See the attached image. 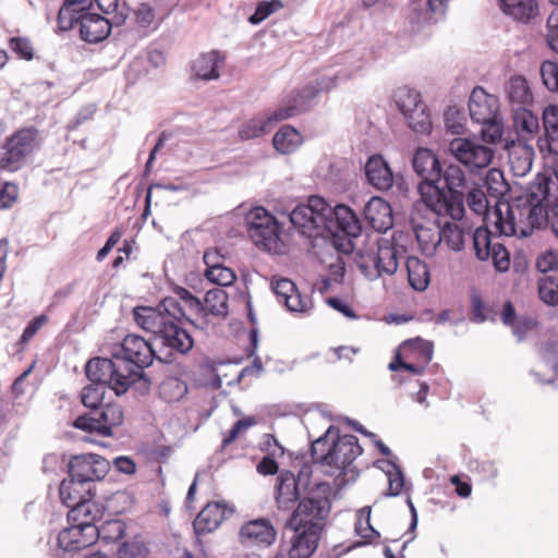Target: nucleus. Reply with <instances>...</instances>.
Masks as SVG:
<instances>
[{
	"label": "nucleus",
	"mask_w": 558,
	"mask_h": 558,
	"mask_svg": "<svg viewBox=\"0 0 558 558\" xmlns=\"http://www.w3.org/2000/svg\"><path fill=\"white\" fill-rule=\"evenodd\" d=\"M106 388L92 383L82 389V403L90 409V412L78 416L73 423L74 427L108 437L112 435V428L123 422V412L120 405L102 403Z\"/></svg>",
	"instance_id": "39448f33"
},
{
	"label": "nucleus",
	"mask_w": 558,
	"mask_h": 558,
	"mask_svg": "<svg viewBox=\"0 0 558 558\" xmlns=\"http://www.w3.org/2000/svg\"><path fill=\"white\" fill-rule=\"evenodd\" d=\"M271 289L278 302L284 304L290 312L307 313L312 308V300L308 296L301 295L296 286L290 279H274Z\"/></svg>",
	"instance_id": "412c9836"
},
{
	"label": "nucleus",
	"mask_w": 558,
	"mask_h": 558,
	"mask_svg": "<svg viewBox=\"0 0 558 558\" xmlns=\"http://www.w3.org/2000/svg\"><path fill=\"white\" fill-rule=\"evenodd\" d=\"M225 62V57L216 50L201 54L193 61L192 73L196 78L204 81L217 80L219 70Z\"/></svg>",
	"instance_id": "c756f323"
},
{
	"label": "nucleus",
	"mask_w": 558,
	"mask_h": 558,
	"mask_svg": "<svg viewBox=\"0 0 558 558\" xmlns=\"http://www.w3.org/2000/svg\"><path fill=\"white\" fill-rule=\"evenodd\" d=\"M9 46L11 50L22 59L29 61L34 57V48L28 38L12 37L9 41Z\"/></svg>",
	"instance_id": "13d9d810"
},
{
	"label": "nucleus",
	"mask_w": 558,
	"mask_h": 558,
	"mask_svg": "<svg viewBox=\"0 0 558 558\" xmlns=\"http://www.w3.org/2000/svg\"><path fill=\"white\" fill-rule=\"evenodd\" d=\"M490 257L498 271H506L510 266V258L507 250L500 243H494L490 251Z\"/></svg>",
	"instance_id": "680f3d73"
},
{
	"label": "nucleus",
	"mask_w": 558,
	"mask_h": 558,
	"mask_svg": "<svg viewBox=\"0 0 558 558\" xmlns=\"http://www.w3.org/2000/svg\"><path fill=\"white\" fill-rule=\"evenodd\" d=\"M513 111V125L519 134L522 136L534 135L539 130V122L530 109L525 107L512 108Z\"/></svg>",
	"instance_id": "58836bf2"
},
{
	"label": "nucleus",
	"mask_w": 558,
	"mask_h": 558,
	"mask_svg": "<svg viewBox=\"0 0 558 558\" xmlns=\"http://www.w3.org/2000/svg\"><path fill=\"white\" fill-rule=\"evenodd\" d=\"M388 469L385 471L388 476L389 493L388 496H397L401 493L404 486V476L400 468L393 463H387Z\"/></svg>",
	"instance_id": "603ef678"
},
{
	"label": "nucleus",
	"mask_w": 558,
	"mask_h": 558,
	"mask_svg": "<svg viewBox=\"0 0 558 558\" xmlns=\"http://www.w3.org/2000/svg\"><path fill=\"white\" fill-rule=\"evenodd\" d=\"M471 320L476 324H482L489 319V314L493 313L492 308L486 305L478 293L474 292L471 295Z\"/></svg>",
	"instance_id": "5fc2aeb1"
},
{
	"label": "nucleus",
	"mask_w": 558,
	"mask_h": 558,
	"mask_svg": "<svg viewBox=\"0 0 558 558\" xmlns=\"http://www.w3.org/2000/svg\"><path fill=\"white\" fill-rule=\"evenodd\" d=\"M550 181L539 177L527 187L524 195L511 203H498L490 216L500 235L526 238L547 221Z\"/></svg>",
	"instance_id": "f03ea898"
},
{
	"label": "nucleus",
	"mask_w": 558,
	"mask_h": 558,
	"mask_svg": "<svg viewBox=\"0 0 558 558\" xmlns=\"http://www.w3.org/2000/svg\"><path fill=\"white\" fill-rule=\"evenodd\" d=\"M186 392V384L175 377L165 379L159 388L160 397L167 402L179 401Z\"/></svg>",
	"instance_id": "79ce46f5"
},
{
	"label": "nucleus",
	"mask_w": 558,
	"mask_h": 558,
	"mask_svg": "<svg viewBox=\"0 0 558 558\" xmlns=\"http://www.w3.org/2000/svg\"><path fill=\"white\" fill-rule=\"evenodd\" d=\"M542 121L544 134L538 137L537 146L543 154L558 156V106L545 107Z\"/></svg>",
	"instance_id": "5701e85b"
},
{
	"label": "nucleus",
	"mask_w": 558,
	"mask_h": 558,
	"mask_svg": "<svg viewBox=\"0 0 558 558\" xmlns=\"http://www.w3.org/2000/svg\"><path fill=\"white\" fill-rule=\"evenodd\" d=\"M413 169L423 179L418 190L424 184L437 185L441 180V165L433 150L418 148L413 157Z\"/></svg>",
	"instance_id": "4be33fe9"
},
{
	"label": "nucleus",
	"mask_w": 558,
	"mask_h": 558,
	"mask_svg": "<svg viewBox=\"0 0 558 558\" xmlns=\"http://www.w3.org/2000/svg\"><path fill=\"white\" fill-rule=\"evenodd\" d=\"M330 512L326 492L318 489L300 499L286 526L293 531L289 558H308L317 549Z\"/></svg>",
	"instance_id": "20e7f679"
},
{
	"label": "nucleus",
	"mask_w": 558,
	"mask_h": 558,
	"mask_svg": "<svg viewBox=\"0 0 558 558\" xmlns=\"http://www.w3.org/2000/svg\"><path fill=\"white\" fill-rule=\"evenodd\" d=\"M546 43L548 47L558 53V11H554L546 22Z\"/></svg>",
	"instance_id": "052dcab7"
},
{
	"label": "nucleus",
	"mask_w": 558,
	"mask_h": 558,
	"mask_svg": "<svg viewBox=\"0 0 558 558\" xmlns=\"http://www.w3.org/2000/svg\"><path fill=\"white\" fill-rule=\"evenodd\" d=\"M228 301L229 296L225 290L220 288L208 290L202 302V310L196 311V315L202 318L207 317V315L225 318L229 313Z\"/></svg>",
	"instance_id": "7c9ffc66"
},
{
	"label": "nucleus",
	"mask_w": 558,
	"mask_h": 558,
	"mask_svg": "<svg viewBox=\"0 0 558 558\" xmlns=\"http://www.w3.org/2000/svg\"><path fill=\"white\" fill-rule=\"evenodd\" d=\"M448 150L471 171L487 168L494 158V150L478 138L456 137L449 142Z\"/></svg>",
	"instance_id": "4468645a"
},
{
	"label": "nucleus",
	"mask_w": 558,
	"mask_h": 558,
	"mask_svg": "<svg viewBox=\"0 0 558 558\" xmlns=\"http://www.w3.org/2000/svg\"><path fill=\"white\" fill-rule=\"evenodd\" d=\"M330 214L327 218L326 231L335 233L339 230L349 236L356 238L360 235L361 226L355 214L345 205L330 206Z\"/></svg>",
	"instance_id": "b1692460"
},
{
	"label": "nucleus",
	"mask_w": 558,
	"mask_h": 558,
	"mask_svg": "<svg viewBox=\"0 0 558 558\" xmlns=\"http://www.w3.org/2000/svg\"><path fill=\"white\" fill-rule=\"evenodd\" d=\"M110 469L109 462L94 453H83L72 457L69 462V475L94 485L102 480Z\"/></svg>",
	"instance_id": "2eb2a0df"
},
{
	"label": "nucleus",
	"mask_w": 558,
	"mask_h": 558,
	"mask_svg": "<svg viewBox=\"0 0 558 558\" xmlns=\"http://www.w3.org/2000/svg\"><path fill=\"white\" fill-rule=\"evenodd\" d=\"M59 494L65 506H73L82 500L92 499L95 493L93 484L69 475V478L61 482Z\"/></svg>",
	"instance_id": "c85d7f7f"
},
{
	"label": "nucleus",
	"mask_w": 558,
	"mask_h": 558,
	"mask_svg": "<svg viewBox=\"0 0 558 558\" xmlns=\"http://www.w3.org/2000/svg\"><path fill=\"white\" fill-rule=\"evenodd\" d=\"M169 355L165 359L157 356L151 344L136 335H128L122 343L113 349V356L123 360V365L134 373V383L140 378L141 371L148 367L155 357L168 362Z\"/></svg>",
	"instance_id": "ddd939ff"
},
{
	"label": "nucleus",
	"mask_w": 558,
	"mask_h": 558,
	"mask_svg": "<svg viewBox=\"0 0 558 558\" xmlns=\"http://www.w3.org/2000/svg\"><path fill=\"white\" fill-rule=\"evenodd\" d=\"M472 240L476 257L480 260L488 259L490 257L492 246L494 245L488 229L477 228L472 234Z\"/></svg>",
	"instance_id": "37998d69"
},
{
	"label": "nucleus",
	"mask_w": 558,
	"mask_h": 558,
	"mask_svg": "<svg viewBox=\"0 0 558 558\" xmlns=\"http://www.w3.org/2000/svg\"><path fill=\"white\" fill-rule=\"evenodd\" d=\"M19 194L17 185L13 183H5L0 190V210L11 207Z\"/></svg>",
	"instance_id": "338daca9"
},
{
	"label": "nucleus",
	"mask_w": 558,
	"mask_h": 558,
	"mask_svg": "<svg viewBox=\"0 0 558 558\" xmlns=\"http://www.w3.org/2000/svg\"><path fill=\"white\" fill-rule=\"evenodd\" d=\"M257 424V420L254 416H247L242 420L236 421L229 434L222 439V446L227 447L232 444L241 433L247 430L250 427Z\"/></svg>",
	"instance_id": "4d7b16f0"
},
{
	"label": "nucleus",
	"mask_w": 558,
	"mask_h": 558,
	"mask_svg": "<svg viewBox=\"0 0 558 558\" xmlns=\"http://www.w3.org/2000/svg\"><path fill=\"white\" fill-rule=\"evenodd\" d=\"M272 144L279 153L291 154L302 144V136L294 128L284 125L275 134Z\"/></svg>",
	"instance_id": "4c0bfd02"
},
{
	"label": "nucleus",
	"mask_w": 558,
	"mask_h": 558,
	"mask_svg": "<svg viewBox=\"0 0 558 558\" xmlns=\"http://www.w3.org/2000/svg\"><path fill=\"white\" fill-rule=\"evenodd\" d=\"M445 126L451 134L460 135L465 131V117L456 107H449L444 113Z\"/></svg>",
	"instance_id": "09e8293b"
},
{
	"label": "nucleus",
	"mask_w": 558,
	"mask_h": 558,
	"mask_svg": "<svg viewBox=\"0 0 558 558\" xmlns=\"http://www.w3.org/2000/svg\"><path fill=\"white\" fill-rule=\"evenodd\" d=\"M538 293L542 301L546 304H558V280L553 276H545L539 279Z\"/></svg>",
	"instance_id": "de8ad7c7"
},
{
	"label": "nucleus",
	"mask_w": 558,
	"mask_h": 558,
	"mask_svg": "<svg viewBox=\"0 0 558 558\" xmlns=\"http://www.w3.org/2000/svg\"><path fill=\"white\" fill-rule=\"evenodd\" d=\"M542 82L550 93H558V62L545 60L539 69Z\"/></svg>",
	"instance_id": "49530a36"
},
{
	"label": "nucleus",
	"mask_w": 558,
	"mask_h": 558,
	"mask_svg": "<svg viewBox=\"0 0 558 558\" xmlns=\"http://www.w3.org/2000/svg\"><path fill=\"white\" fill-rule=\"evenodd\" d=\"M93 0H65L59 10L58 23L62 31L72 29L81 14L88 12Z\"/></svg>",
	"instance_id": "473e14b6"
},
{
	"label": "nucleus",
	"mask_w": 558,
	"mask_h": 558,
	"mask_svg": "<svg viewBox=\"0 0 558 558\" xmlns=\"http://www.w3.org/2000/svg\"><path fill=\"white\" fill-rule=\"evenodd\" d=\"M48 322V316L45 314H41L35 318H33L25 329L23 330L21 342L26 343L28 342L36 332Z\"/></svg>",
	"instance_id": "774afa93"
},
{
	"label": "nucleus",
	"mask_w": 558,
	"mask_h": 558,
	"mask_svg": "<svg viewBox=\"0 0 558 558\" xmlns=\"http://www.w3.org/2000/svg\"><path fill=\"white\" fill-rule=\"evenodd\" d=\"M330 205L320 196H311L307 204L298 205L290 214L292 226L305 236L320 235L326 231Z\"/></svg>",
	"instance_id": "9d476101"
},
{
	"label": "nucleus",
	"mask_w": 558,
	"mask_h": 558,
	"mask_svg": "<svg viewBox=\"0 0 558 558\" xmlns=\"http://www.w3.org/2000/svg\"><path fill=\"white\" fill-rule=\"evenodd\" d=\"M363 69L362 58H345L341 68L329 75H322L315 85L306 86L293 98V104L282 107L267 118L258 116L244 121L239 128V137L242 141L259 137L268 131L272 122L282 121L305 111L312 100L320 92H328L352 80Z\"/></svg>",
	"instance_id": "7ed1b4c3"
},
{
	"label": "nucleus",
	"mask_w": 558,
	"mask_h": 558,
	"mask_svg": "<svg viewBox=\"0 0 558 558\" xmlns=\"http://www.w3.org/2000/svg\"><path fill=\"white\" fill-rule=\"evenodd\" d=\"M501 11L520 22H527L538 11L536 0H498Z\"/></svg>",
	"instance_id": "72a5a7b5"
},
{
	"label": "nucleus",
	"mask_w": 558,
	"mask_h": 558,
	"mask_svg": "<svg viewBox=\"0 0 558 558\" xmlns=\"http://www.w3.org/2000/svg\"><path fill=\"white\" fill-rule=\"evenodd\" d=\"M314 461L324 463L337 471H345L362 453L357 437L353 435L339 436V430L329 426L325 435L312 444Z\"/></svg>",
	"instance_id": "423d86ee"
},
{
	"label": "nucleus",
	"mask_w": 558,
	"mask_h": 558,
	"mask_svg": "<svg viewBox=\"0 0 558 558\" xmlns=\"http://www.w3.org/2000/svg\"><path fill=\"white\" fill-rule=\"evenodd\" d=\"M558 267V255L556 252L548 250L542 253L536 259V268L538 271L546 274Z\"/></svg>",
	"instance_id": "69168bd1"
},
{
	"label": "nucleus",
	"mask_w": 558,
	"mask_h": 558,
	"mask_svg": "<svg viewBox=\"0 0 558 558\" xmlns=\"http://www.w3.org/2000/svg\"><path fill=\"white\" fill-rule=\"evenodd\" d=\"M483 125L481 135L483 142L495 144L501 140L502 130L498 123V118L493 122L481 123Z\"/></svg>",
	"instance_id": "e2e57ef3"
},
{
	"label": "nucleus",
	"mask_w": 558,
	"mask_h": 558,
	"mask_svg": "<svg viewBox=\"0 0 558 558\" xmlns=\"http://www.w3.org/2000/svg\"><path fill=\"white\" fill-rule=\"evenodd\" d=\"M87 378L112 389L117 396L125 393L134 384V373L123 365V360L111 355V359L95 357L85 366Z\"/></svg>",
	"instance_id": "0eeeda50"
},
{
	"label": "nucleus",
	"mask_w": 558,
	"mask_h": 558,
	"mask_svg": "<svg viewBox=\"0 0 558 558\" xmlns=\"http://www.w3.org/2000/svg\"><path fill=\"white\" fill-rule=\"evenodd\" d=\"M227 517V508L220 502H209L195 518L193 527L199 535L214 532Z\"/></svg>",
	"instance_id": "cd10ccee"
},
{
	"label": "nucleus",
	"mask_w": 558,
	"mask_h": 558,
	"mask_svg": "<svg viewBox=\"0 0 558 558\" xmlns=\"http://www.w3.org/2000/svg\"><path fill=\"white\" fill-rule=\"evenodd\" d=\"M498 110L499 104L496 96L486 93L481 86L472 90L469 99V112L474 122H493L498 118Z\"/></svg>",
	"instance_id": "aec40b11"
},
{
	"label": "nucleus",
	"mask_w": 558,
	"mask_h": 558,
	"mask_svg": "<svg viewBox=\"0 0 558 558\" xmlns=\"http://www.w3.org/2000/svg\"><path fill=\"white\" fill-rule=\"evenodd\" d=\"M365 175L367 182L380 192H386L393 185V172L389 163L380 155H373L367 159Z\"/></svg>",
	"instance_id": "bb28decb"
},
{
	"label": "nucleus",
	"mask_w": 558,
	"mask_h": 558,
	"mask_svg": "<svg viewBox=\"0 0 558 558\" xmlns=\"http://www.w3.org/2000/svg\"><path fill=\"white\" fill-rule=\"evenodd\" d=\"M428 11L422 17L423 22L437 21L441 19L447 10L448 0H427Z\"/></svg>",
	"instance_id": "0e129e2a"
},
{
	"label": "nucleus",
	"mask_w": 558,
	"mask_h": 558,
	"mask_svg": "<svg viewBox=\"0 0 558 558\" xmlns=\"http://www.w3.org/2000/svg\"><path fill=\"white\" fill-rule=\"evenodd\" d=\"M555 349L554 344H547L542 350L541 362L531 369L536 383L550 384L554 380V376L558 372V357Z\"/></svg>",
	"instance_id": "2f4dec72"
},
{
	"label": "nucleus",
	"mask_w": 558,
	"mask_h": 558,
	"mask_svg": "<svg viewBox=\"0 0 558 558\" xmlns=\"http://www.w3.org/2000/svg\"><path fill=\"white\" fill-rule=\"evenodd\" d=\"M421 211L415 210V206L413 207V213L411 217V221L413 225V230L415 232V236L417 241L422 244L430 246L432 250H435L440 242H438V236L440 235V226H436L435 228H429L427 226L422 225L417 221V215Z\"/></svg>",
	"instance_id": "a19ab883"
},
{
	"label": "nucleus",
	"mask_w": 558,
	"mask_h": 558,
	"mask_svg": "<svg viewBox=\"0 0 558 558\" xmlns=\"http://www.w3.org/2000/svg\"><path fill=\"white\" fill-rule=\"evenodd\" d=\"M38 146V131L35 128H24L10 137L2 146L0 170L15 172L22 168L26 158Z\"/></svg>",
	"instance_id": "9b49d317"
},
{
	"label": "nucleus",
	"mask_w": 558,
	"mask_h": 558,
	"mask_svg": "<svg viewBox=\"0 0 558 558\" xmlns=\"http://www.w3.org/2000/svg\"><path fill=\"white\" fill-rule=\"evenodd\" d=\"M98 529L88 521H81L60 532L58 544L65 551H76L94 544Z\"/></svg>",
	"instance_id": "a211bd4d"
},
{
	"label": "nucleus",
	"mask_w": 558,
	"mask_h": 558,
	"mask_svg": "<svg viewBox=\"0 0 558 558\" xmlns=\"http://www.w3.org/2000/svg\"><path fill=\"white\" fill-rule=\"evenodd\" d=\"M466 204L469 208L478 216H485L488 214V219L494 221L490 216L493 211H488V199L484 191L480 187H472L466 194Z\"/></svg>",
	"instance_id": "c03bdc74"
},
{
	"label": "nucleus",
	"mask_w": 558,
	"mask_h": 558,
	"mask_svg": "<svg viewBox=\"0 0 558 558\" xmlns=\"http://www.w3.org/2000/svg\"><path fill=\"white\" fill-rule=\"evenodd\" d=\"M506 93L512 108L525 107L533 102V94L523 76L510 77L506 85Z\"/></svg>",
	"instance_id": "f704fd0d"
},
{
	"label": "nucleus",
	"mask_w": 558,
	"mask_h": 558,
	"mask_svg": "<svg viewBox=\"0 0 558 558\" xmlns=\"http://www.w3.org/2000/svg\"><path fill=\"white\" fill-rule=\"evenodd\" d=\"M277 532L267 519H256L244 523L239 531V541L246 547H269Z\"/></svg>",
	"instance_id": "6ab92c4d"
},
{
	"label": "nucleus",
	"mask_w": 558,
	"mask_h": 558,
	"mask_svg": "<svg viewBox=\"0 0 558 558\" xmlns=\"http://www.w3.org/2000/svg\"><path fill=\"white\" fill-rule=\"evenodd\" d=\"M126 14L119 12L109 21L104 16L90 12L81 14L76 24L80 25V34L87 43H99L106 39L111 31L112 24L121 25L125 22Z\"/></svg>",
	"instance_id": "dca6fc26"
},
{
	"label": "nucleus",
	"mask_w": 558,
	"mask_h": 558,
	"mask_svg": "<svg viewBox=\"0 0 558 558\" xmlns=\"http://www.w3.org/2000/svg\"><path fill=\"white\" fill-rule=\"evenodd\" d=\"M368 258L374 269L366 262L362 263L360 268L369 280H375L381 275H393L398 269L397 252L386 240L377 244L376 252H372Z\"/></svg>",
	"instance_id": "f3484780"
},
{
	"label": "nucleus",
	"mask_w": 558,
	"mask_h": 558,
	"mask_svg": "<svg viewBox=\"0 0 558 558\" xmlns=\"http://www.w3.org/2000/svg\"><path fill=\"white\" fill-rule=\"evenodd\" d=\"M393 100L413 132L418 134L430 132L433 125L430 116L418 92L408 86L399 87L393 94Z\"/></svg>",
	"instance_id": "f8f14e48"
},
{
	"label": "nucleus",
	"mask_w": 558,
	"mask_h": 558,
	"mask_svg": "<svg viewBox=\"0 0 558 558\" xmlns=\"http://www.w3.org/2000/svg\"><path fill=\"white\" fill-rule=\"evenodd\" d=\"M281 2L278 0H272L270 2H260L257 5L254 14H252L248 17L250 23L254 25L259 24L265 19H267L271 13L276 12L279 8H281Z\"/></svg>",
	"instance_id": "bf43d9fd"
},
{
	"label": "nucleus",
	"mask_w": 558,
	"mask_h": 558,
	"mask_svg": "<svg viewBox=\"0 0 558 558\" xmlns=\"http://www.w3.org/2000/svg\"><path fill=\"white\" fill-rule=\"evenodd\" d=\"M533 151L529 148H522L520 155L518 151L510 154V163L514 174L525 175L532 169Z\"/></svg>",
	"instance_id": "8fccbe9b"
},
{
	"label": "nucleus",
	"mask_w": 558,
	"mask_h": 558,
	"mask_svg": "<svg viewBox=\"0 0 558 558\" xmlns=\"http://www.w3.org/2000/svg\"><path fill=\"white\" fill-rule=\"evenodd\" d=\"M299 482L294 473L281 471L275 485V500L279 510L289 511L300 501Z\"/></svg>",
	"instance_id": "393cba45"
},
{
	"label": "nucleus",
	"mask_w": 558,
	"mask_h": 558,
	"mask_svg": "<svg viewBox=\"0 0 558 558\" xmlns=\"http://www.w3.org/2000/svg\"><path fill=\"white\" fill-rule=\"evenodd\" d=\"M205 277L221 287L231 286L236 278L234 271L225 265L214 270H205Z\"/></svg>",
	"instance_id": "864d4df0"
},
{
	"label": "nucleus",
	"mask_w": 558,
	"mask_h": 558,
	"mask_svg": "<svg viewBox=\"0 0 558 558\" xmlns=\"http://www.w3.org/2000/svg\"><path fill=\"white\" fill-rule=\"evenodd\" d=\"M409 283L416 291H424L429 284L428 266L418 258H409L407 262Z\"/></svg>",
	"instance_id": "ea45409f"
},
{
	"label": "nucleus",
	"mask_w": 558,
	"mask_h": 558,
	"mask_svg": "<svg viewBox=\"0 0 558 558\" xmlns=\"http://www.w3.org/2000/svg\"><path fill=\"white\" fill-rule=\"evenodd\" d=\"M68 507L71 508L70 518L77 523L81 521H88L93 523V520L96 518L94 514L95 504H93L90 499H85Z\"/></svg>",
	"instance_id": "3c124183"
},
{
	"label": "nucleus",
	"mask_w": 558,
	"mask_h": 558,
	"mask_svg": "<svg viewBox=\"0 0 558 558\" xmlns=\"http://www.w3.org/2000/svg\"><path fill=\"white\" fill-rule=\"evenodd\" d=\"M247 232L254 244L271 254H283L286 244L279 235L276 219L263 207L251 209L245 216Z\"/></svg>",
	"instance_id": "6e6552de"
},
{
	"label": "nucleus",
	"mask_w": 558,
	"mask_h": 558,
	"mask_svg": "<svg viewBox=\"0 0 558 558\" xmlns=\"http://www.w3.org/2000/svg\"><path fill=\"white\" fill-rule=\"evenodd\" d=\"M364 217L377 232H386L393 226L392 209L383 197L373 196L364 206Z\"/></svg>",
	"instance_id": "a878e982"
},
{
	"label": "nucleus",
	"mask_w": 558,
	"mask_h": 558,
	"mask_svg": "<svg viewBox=\"0 0 558 558\" xmlns=\"http://www.w3.org/2000/svg\"><path fill=\"white\" fill-rule=\"evenodd\" d=\"M441 180H444L448 193H464L469 186L462 168L452 162L441 166Z\"/></svg>",
	"instance_id": "e433bc0d"
},
{
	"label": "nucleus",
	"mask_w": 558,
	"mask_h": 558,
	"mask_svg": "<svg viewBox=\"0 0 558 558\" xmlns=\"http://www.w3.org/2000/svg\"><path fill=\"white\" fill-rule=\"evenodd\" d=\"M485 184L489 194L496 198L504 196L508 190L509 185L505 180L504 172L497 168H492L488 170Z\"/></svg>",
	"instance_id": "a18cd8bd"
},
{
	"label": "nucleus",
	"mask_w": 558,
	"mask_h": 558,
	"mask_svg": "<svg viewBox=\"0 0 558 558\" xmlns=\"http://www.w3.org/2000/svg\"><path fill=\"white\" fill-rule=\"evenodd\" d=\"M175 294L183 305L175 298L168 296L156 307H135L133 317L135 323L142 329L151 332L162 347L184 354L192 349L194 342L190 333L178 323L186 317V311L193 314L201 311L202 301L184 288H178Z\"/></svg>",
	"instance_id": "f257e3e1"
},
{
	"label": "nucleus",
	"mask_w": 558,
	"mask_h": 558,
	"mask_svg": "<svg viewBox=\"0 0 558 558\" xmlns=\"http://www.w3.org/2000/svg\"><path fill=\"white\" fill-rule=\"evenodd\" d=\"M146 554L147 547L138 539L124 542L118 549L119 558H145Z\"/></svg>",
	"instance_id": "6e6d98bb"
},
{
	"label": "nucleus",
	"mask_w": 558,
	"mask_h": 558,
	"mask_svg": "<svg viewBox=\"0 0 558 558\" xmlns=\"http://www.w3.org/2000/svg\"><path fill=\"white\" fill-rule=\"evenodd\" d=\"M421 201L415 203V210L424 208L436 220L439 216H449L460 220L464 215V193H449V197L438 185L424 184L420 187Z\"/></svg>",
	"instance_id": "1a4fd4ad"
},
{
	"label": "nucleus",
	"mask_w": 558,
	"mask_h": 558,
	"mask_svg": "<svg viewBox=\"0 0 558 558\" xmlns=\"http://www.w3.org/2000/svg\"><path fill=\"white\" fill-rule=\"evenodd\" d=\"M466 238H470V232H466L457 221H445L440 227L438 242H444L452 251L459 252L463 250Z\"/></svg>",
	"instance_id": "c9c22d12"
}]
</instances>
